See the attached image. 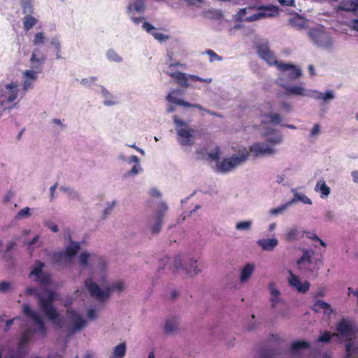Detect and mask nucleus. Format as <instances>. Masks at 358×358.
<instances>
[{
	"label": "nucleus",
	"instance_id": "obj_12",
	"mask_svg": "<svg viewBox=\"0 0 358 358\" xmlns=\"http://www.w3.org/2000/svg\"><path fill=\"white\" fill-rule=\"evenodd\" d=\"M179 92V90H171L166 96V99L167 101L173 103V104H176V105H178V106H184V107H186V108H197L199 109V110H203L205 112H206L207 113L211 115H213V116H219V115L215 113V112H213V111H211L210 110H208V109H205L202 106L199 105V104H196V103H190L187 101H185L182 99H178L177 97L175 96V95L176 94H178Z\"/></svg>",
	"mask_w": 358,
	"mask_h": 358
},
{
	"label": "nucleus",
	"instance_id": "obj_33",
	"mask_svg": "<svg viewBox=\"0 0 358 358\" xmlns=\"http://www.w3.org/2000/svg\"><path fill=\"white\" fill-rule=\"evenodd\" d=\"M333 337H338V334H331L330 331H325L318 337L317 341L320 343H329L331 341V338Z\"/></svg>",
	"mask_w": 358,
	"mask_h": 358
},
{
	"label": "nucleus",
	"instance_id": "obj_24",
	"mask_svg": "<svg viewBox=\"0 0 358 358\" xmlns=\"http://www.w3.org/2000/svg\"><path fill=\"white\" fill-rule=\"evenodd\" d=\"M313 310L316 313L320 312L321 310H323L324 313L331 314L333 310L331 308V306L322 300H317L312 307Z\"/></svg>",
	"mask_w": 358,
	"mask_h": 358
},
{
	"label": "nucleus",
	"instance_id": "obj_51",
	"mask_svg": "<svg viewBox=\"0 0 358 358\" xmlns=\"http://www.w3.org/2000/svg\"><path fill=\"white\" fill-rule=\"evenodd\" d=\"M102 92L106 98L103 101V103L105 106H112V105L115 104V102L110 101L109 99H107V97L110 96V94L105 88H103Z\"/></svg>",
	"mask_w": 358,
	"mask_h": 358
},
{
	"label": "nucleus",
	"instance_id": "obj_45",
	"mask_svg": "<svg viewBox=\"0 0 358 358\" xmlns=\"http://www.w3.org/2000/svg\"><path fill=\"white\" fill-rule=\"evenodd\" d=\"M90 256V254L87 252H82L79 258L80 265L82 266H87L88 265V259Z\"/></svg>",
	"mask_w": 358,
	"mask_h": 358
},
{
	"label": "nucleus",
	"instance_id": "obj_32",
	"mask_svg": "<svg viewBox=\"0 0 358 358\" xmlns=\"http://www.w3.org/2000/svg\"><path fill=\"white\" fill-rule=\"evenodd\" d=\"M299 235V231L296 227H292L286 231L284 235L285 240L287 241H293L297 239Z\"/></svg>",
	"mask_w": 358,
	"mask_h": 358
},
{
	"label": "nucleus",
	"instance_id": "obj_55",
	"mask_svg": "<svg viewBox=\"0 0 358 358\" xmlns=\"http://www.w3.org/2000/svg\"><path fill=\"white\" fill-rule=\"evenodd\" d=\"M51 43L55 47V50H57V57L60 58L59 52L61 49V45H60L59 42L57 39H53V40H52Z\"/></svg>",
	"mask_w": 358,
	"mask_h": 358
},
{
	"label": "nucleus",
	"instance_id": "obj_47",
	"mask_svg": "<svg viewBox=\"0 0 358 358\" xmlns=\"http://www.w3.org/2000/svg\"><path fill=\"white\" fill-rule=\"evenodd\" d=\"M306 236L310 239L318 241L321 245H322L323 247H326V243L313 232L307 231Z\"/></svg>",
	"mask_w": 358,
	"mask_h": 358
},
{
	"label": "nucleus",
	"instance_id": "obj_40",
	"mask_svg": "<svg viewBox=\"0 0 358 358\" xmlns=\"http://www.w3.org/2000/svg\"><path fill=\"white\" fill-rule=\"evenodd\" d=\"M289 24L294 27L301 29L304 26V21L302 17H295L289 20Z\"/></svg>",
	"mask_w": 358,
	"mask_h": 358
},
{
	"label": "nucleus",
	"instance_id": "obj_60",
	"mask_svg": "<svg viewBox=\"0 0 358 358\" xmlns=\"http://www.w3.org/2000/svg\"><path fill=\"white\" fill-rule=\"evenodd\" d=\"M32 83L33 81L25 78L23 83L24 90H27L29 88H30L31 87Z\"/></svg>",
	"mask_w": 358,
	"mask_h": 358
},
{
	"label": "nucleus",
	"instance_id": "obj_17",
	"mask_svg": "<svg viewBox=\"0 0 358 358\" xmlns=\"http://www.w3.org/2000/svg\"><path fill=\"white\" fill-rule=\"evenodd\" d=\"M297 264L301 270L309 271L311 273L314 272H317L319 270V267L315 268V266L313 268H311L313 264L311 261V256L308 251L306 250L303 252L302 257L298 259Z\"/></svg>",
	"mask_w": 358,
	"mask_h": 358
},
{
	"label": "nucleus",
	"instance_id": "obj_44",
	"mask_svg": "<svg viewBox=\"0 0 358 358\" xmlns=\"http://www.w3.org/2000/svg\"><path fill=\"white\" fill-rule=\"evenodd\" d=\"M266 117L269 118V122L273 123V124H279L281 120V116L278 113H268L265 115Z\"/></svg>",
	"mask_w": 358,
	"mask_h": 358
},
{
	"label": "nucleus",
	"instance_id": "obj_61",
	"mask_svg": "<svg viewBox=\"0 0 358 358\" xmlns=\"http://www.w3.org/2000/svg\"><path fill=\"white\" fill-rule=\"evenodd\" d=\"M87 317L91 320H94L96 317V313L93 309H90L87 311Z\"/></svg>",
	"mask_w": 358,
	"mask_h": 358
},
{
	"label": "nucleus",
	"instance_id": "obj_19",
	"mask_svg": "<svg viewBox=\"0 0 358 358\" xmlns=\"http://www.w3.org/2000/svg\"><path fill=\"white\" fill-rule=\"evenodd\" d=\"M165 73L173 78L176 83L182 87L187 88L189 84L188 83V76L180 71H165Z\"/></svg>",
	"mask_w": 358,
	"mask_h": 358
},
{
	"label": "nucleus",
	"instance_id": "obj_10",
	"mask_svg": "<svg viewBox=\"0 0 358 358\" xmlns=\"http://www.w3.org/2000/svg\"><path fill=\"white\" fill-rule=\"evenodd\" d=\"M250 156V151L244 149L238 155H233L229 158H225L217 166L222 172H228L234 168L245 162Z\"/></svg>",
	"mask_w": 358,
	"mask_h": 358
},
{
	"label": "nucleus",
	"instance_id": "obj_8",
	"mask_svg": "<svg viewBox=\"0 0 358 358\" xmlns=\"http://www.w3.org/2000/svg\"><path fill=\"white\" fill-rule=\"evenodd\" d=\"M167 210L168 206L164 202H160L157 205L154 215L150 217L148 221V226L152 234H155L159 233L162 229L164 215Z\"/></svg>",
	"mask_w": 358,
	"mask_h": 358
},
{
	"label": "nucleus",
	"instance_id": "obj_41",
	"mask_svg": "<svg viewBox=\"0 0 358 358\" xmlns=\"http://www.w3.org/2000/svg\"><path fill=\"white\" fill-rule=\"evenodd\" d=\"M36 281L42 285H49L50 282V276L48 273L43 271L41 275L36 276Z\"/></svg>",
	"mask_w": 358,
	"mask_h": 358
},
{
	"label": "nucleus",
	"instance_id": "obj_7",
	"mask_svg": "<svg viewBox=\"0 0 358 358\" xmlns=\"http://www.w3.org/2000/svg\"><path fill=\"white\" fill-rule=\"evenodd\" d=\"M173 122L176 125L178 140L182 146H191L194 144L195 131L188 127L186 122L180 120L178 115L173 116Z\"/></svg>",
	"mask_w": 358,
	"mask_h": 358
},
{
	"label": "nucleus",
	"instance_id": "obj_22",
	"mask_svg": "<svg viewBox=\"0 0 358 358\" xmlns=\"http://www.w3.org/2000/svg\"><path fill=\"white\" fill-rule=\"evenodd\" d=\"M250 150L255 154V157L265 154H273L274 152L272 148L264 147V145L260 143H254L250 146Z\"/></svg>",
	"mask_w": 358,
	"mask_h": 358
},
{
	"label": "nucleus",
	"instance_id": "obj_16",
	"mask_svg": "<svg viewBox=\"0 0 358 358\" xmlns=\"http://www.w3.org/2000/svg\"><path fill=\"white\" fill-rule=\"evenodd\" d=\"M71 245L66 247L64 252H60L54 255L55 260H60L63 257L71 259L77 254L80 248V243L74 241H71Z\"/></svg>",
	"mask_w": 358,
	"mask_h": 358
},
{
	"label": "nucleus",
	"instance_id": "obj_31",
	"mask_svg": "<svg viewBox=\"0 0 358 358\" xmlns=\"http://www.w3.org/2000/svg\"><path fill=\"white\" fill-rule=\"evenodd\" d=\"M311 97H313L315 99L327 101L334 99V96L333 92L331 91H327L325 94L317 91H313Z\"/></svg>",
	"mask_w": 358,
	"mask_h": 358
},
{
	"label": "nucleus",
	"instance_id": "obj_4",
	"mask_svg": "<svg viewBox=\"0 0 358 358\" xmlns=\"http://www.w3.org/2000/svg\"><path fill=\"white\" fill-rule=\"evenodd\" d=\"M338 336H340L348 343L345 345L346 354L345 358L358 357V345H355L353 338L356 331L351 321L346 318H342L336 325Z\"/></svg>",
	"mask_w": 358,
	"mask_h": 358
},
{
	"label": "nucleus",
	"instance_id": "obj_27",
	"mask_svg": "<svg viewBox=\"0 0 358 358\" xmlns=\"http://www.w3.org/2000/svg\"><path fill=\"white\" fill-rule=\"evenodd\" d=\"M126 343H121L115 347L113 356L110 358H123L126 353Z\"/></svg>",
	"mask_w": 358,
	"mask_h": 358
},
{
	"label": "nucleus",
	"instance_id": "obj_18",
	"mask_svg": "<svg viewBox=\"0 0 358 358\" xmlns=\"http://www.w3.org/2000/svg\"><path fill=\"white\" fill-rule=\"evenodd\" d=\"M282 80L281 78L277 80V83H279V85L285 89L287 92V94H295L303 96H312L313 91H307L306 89L301 86H287L286 85L280 83Z\"/></svg>",
	"mask_w": 358,
	"mask_h": 358
},
{
	"label": "nucleus",
	"instance_id": "obj_64",
	"mask_svg": "<svg viewBox=\"0 0 358 358\" xmlns=\"http://www.w3.org/2000/svg\"><path fill=\"white\" fill-rule=\"evenodd\" d=\"M351 175L354 182L358 183V171H352Z\"/></svg>",
	"mask_w": 358,
	"mask_h": 358
},
{
	"label": "nucleus",
	"instance_id": "obj_57",
	"mask_svg": "<svg viewBox=\"0 0 358 358\" xmlns=\"http://www.w3.org/2000/svg\"><path fill=\"white\" fill-rule=\"evenodd\" d=\"M278 1L282 6H294V0H278Z\"/></svg>",
	"mask_w": 358,
	"mask_h": 358
},
{
	"label": "nucleus",
	"instance_id": "obj_20",
	"mask_svg": "<svg viewBox=\"0 0 358 358\" xmlns=\"http://www.w3.org/2000/svg\"><path fill=\"white\" fill-rule=\"evenodd\" d=\"M142 27L143 29L153 36V37L159 42H164L169 38V36L158 32L157 29L148 22H144Z\"/></svg>",
	"mask_w": 358,
	"mask_h": 358
},
{
	"label": "nucleus",
	"instance_id": "obj_63",
	"mask_svg": "<svg viewBox=\"0 0 358 358\" xmlns=\"http://www.w3.org/2000/svg\"><path fill=\"white\" fill-rule=\"evenodd\" d=\"M351 175L354 182L358 183V171H352Z\"/></svg>",
	"mask_w": 358,
	"mask_h": 358
},
{
	"label": "nucleus",
	"instance_id": "obj_1",
	"mask_svg": "<svg viewBox=\"0 0 358 358\" xmlns=\"http://www.w3.org/2000/svg\"><path fill=\"white\" fill-rule=\"evenodd\" d=\"M25 293L28 296L34 295L38 300L41 310L55 324H58L59 313L53 305L56 297V293L50 289H45L43 292H39L34 287L26 289Z\"/></svg>",
	"mask_w": 358,
	"mask_h": 358
},
{
	"label": "nucleus",
	"instance_id": "obj_34",
	"mask_svg": "<svg viewBox=\"0 0 358 358\" xmlns=\"http://www.w3.org/2000/svg\"><path fill=\"white\" fill-rule=\"evenodd\" d=\"M44 266H45V264L43 262H42L41 261H36L35 262L34 266L33 267V268L31 269V271L29 273V277H31V275H35L36 277L38 275H41V273L43 272V268Z\"/></svg>",
	"mask_w": 358,
	"mask_h": 358
},
{
	"label": "nucleus",
	"instance_id": "obj_3",
	"mask_svg": "<svg viewBox=\"0 0 358 358\" xmlns=\"http://www.w3.org/2000/svg\"><path fill=\"white\" fill-rule=\"evenodd\" d=\"M22 311L24 315L32 320L38 328L34 329H27L22 334L17 343V349L21 351L22 348L29 343L33 338L34 334H38L43 338L47 335V329L45 323L38 313L32 310L28 303H23Z\"/></svg>",
	"mask_w": 358,
	"mask_h": 358
},
{
	"label": "nucleus",
	"instance_id": "obj_9",
	"mask_svg": "<svg viewBox=\"0 0 358 358\" xmlns=\"http://www.w3.org/2000/svg\"><path fill=\"white\" fill-rule=\"evenodd\" d=\"M259 10L262 11L244 18L247 13V8L240 9L237 13L238 19L241 21L252 22L265 17H272L278 13L277 7L273 5L259 7Z\"/></svg>",
	"mask_w": 358,
	"mask_h": 358
},
{
	"label": "nucleus",
	"instance_id": "obj_35",
	"mask_svg": "<svg viewBox=\"0 0 358 358\" xmlns=\"http://www.w3.org/2000/svg\"><path fill=\"white\" fill-rule=\"evenodd\" d=\"M129 162H134L136 164L131 168L129 171L130 174L136 175L141 171V166L139 164V159L137 156L132 155L129 159Z\"/></svg>",
	"mask_w": 358,
	"mask_h": 358
},
{
	"label": "nucleus",
	"instance_id": "obj_53",
	"mask_svg": "<svg viewBox=\"0 0 358 358\" xmlns=\"http://www.w3.org/2000/svg\"><path fill=\"white\" fill-rule=\"evenodd\" d=\"M178 66L185 68V65L180 62L171 63L169 65V70L166 71H179L178 69H176V68Z\"/></svg>",
	"mask_w": 358,
	"mask_h": 358
},
{
	"label": "nucleus",
	"instance_id": "obj_58",
	"mask_svg": "<svg viewBox=\"0 0 358 358\" xmlns=\"http://www.w3.org/2000/svg\"><path fill=\"white\" fill-rule=\"evenodd\" d=\"M150 195L153 196V197H161L162 196V194L160 193V192L156 189V188H152L150 190Z\"/></svg>",
	"mask_w": 358,
	"mask_h": 358
},
{
	"label": "nucleus",
	"instance_id": "obj_62",
	"mask_svg": "<svg viewBox=\"0 0 358 358\" xmlns=\"http://www.w3.org/2000/svg\"><path fill=\"white\" fill-rule=\"evenodd\" d=\"M324 217L327 221H331L334 218L333 213L330 210H328L324 214Z\"/></svg>",
	"mask_w": 358,
	"mask_h": 358
},
{
	"label": "nucleus",
	"instance_id": "obj_5",
	"mask_svg": "<svg viewBox=\"0 0 358 358\" xmlns=\"http://www.w3.org/2000/svg\"><path fill=\"white\" fill-rule=\"evenodd\" d=\"M257 51L259 57L265 60L269 65H275L280 71H289L288 76L292 79H296L301 76V71L296 68L293 64H284L276 59L267 43H259L256 45Z\"/></svg>",
	"mask_w": 358,
	"mask_h": 358
},
{
	"label": "nucleus",
	"instance_id": "obj_28",
	"mask_svg": "<svg viewBox=\"0 0 358 358\" xmlns=\"http://www.w3.org/2000/svg\"><path fill=\"white\" fill-rule=\"evenodd\" d=\"M165 331L171 334L176 331L178 328V320L176 317H171L166 320L165 323Z\"/></svg>",
	"mask_w": 358,
	"mask_h": 358
},
{
	"label": "nucleus",
	"instance_id": "obj_52",
	"mask_svg": "<svg viewBox=\"0 0 358 358\" xmlns=\"http://www.w3.org/2000/svg\"><path fill=\"white\" fill-rule=\"evenodd\" d=\"M220 150L218 147L216 148L215 150L208 154L209 157L212 160L217 161L220 159Z\"/></svg>",
	"mask_w": 358,
	"mask_h": 358
},
{
	"label": "nucleus",
	"instance_id": "obj_54",
	"mask_svg": "<svg viewBox=\"0 0 358 358\" xmlns=\"http://www.w3.org/2000/svg\"><path fill=\"white\" fill-rule=\"evenodd\" d=\"M10 288V283L6 281L0 282V292H6Z\"/></svg>",
	"mask_w": 358,
	"mask_h": 358
},
{
	"label": "nucleus",
	"instance_id": "obj_56",
	"mask_svg": "<svg viewBox=\"0 0 358 358\" xmlns=\"http://www.w3.org/2000/svg\"><path fill=\"white\" fill-rule=\"evenodd\" d=\"M297 198L300 201H303L304 203L310 205L312 204L311 199L304 194H297Z\"/></svg>",
	"mask_w": 358,
	"mask_h": 358
},
{
	"label": "nucleus",
	"instance_id": "obj_36",
	"mask_svg": "<svg viewBox=\"0 0 358 358\" xmlns=\"http://www.w3.org/2000/svg\"><path fill=\"white\" fill-rule=\"evenodd\" d=\"M36 19L31 15H26L24 17V27L26 31L30 30L36 24Z\"/></svg>",
	"mask_w": 358,
	"mask_h": 358
},
{
	"label": "nucleus",
	"instance_id": "obj_26",
	"mask_svg": "<svg viewBox=\"0 0 358 358\" xmlns=\"http://www.w3.org/2000/svg\"><path fill=\"white\" fill-rule=\"evenodd\" d=\"M255 267L251 264H247L241 271L240 280L241 282L247 281L252 275Z\"/></svg>",
	"mask_w": 358,
	"mask_h": 358
},
{
	"label": "nucleus",
	"instance_id": "obj_23",
	"mask_svg": "<svg viewBox=\"0 0 358 358\" xmlns=\"http://www.w3.org/2000/svg\"><path fill=\"white\" fill-rule=\"evenodd\" d=\"M70 314L73 320V325L72 327V331L73 332L79 331L86 326L87 321L83 319L79 314L75 311H71Z\"/></svg>",
	"mask_w": 358,
	"mask_h": 358
},
{
	"label": "nucleus",
	"instance_id": "obj_42",
	"mask_svg": "<svg viewBox=\"0 0 358 358\" xmlns=\"http://www.w3.org/2000/svg\"><path fill=\"white\" fill-rule=\"evenodd\" d=\"M252 222L251 221H244L238 222L236 224V229L240 231H247L251 228Z\"/></svg>",
	"mask_w": 358,
	"mask_h": 358
},
{
	"label": "nucleus",
	"instance_id": "obj_14",
	"mask_svg": "<svg viewBox=\"0 0 358 358\" xmlns=\"http://www.w3.org/2000/svg\"><path fill=\"white\" fill-rule=\"evenodd\" d=\"M288 282L290 286L294 287L298 292L302 294L306 293L310 287V283L308 281L306 280L302 282L299 277L293 274L291 271H289Z\"/></svg>",
	"mask_w": 358,
	"mask_h": 358
},
{
	"label": "nucleus",
	"instance_id": "obj_59",
	"mask_svg": "<svg viewBox=\"0 0 358 358\" xmlns=\"http://www.w3.org/2000/svg\"><path fill=\"white\" fill-rule=\"evenodd\" d=\"M285 209V206H282L281 207H278V208H273V209H271V213L272 215H278L280 213H281L283 210Z\"/></svg>",
	"mask_w": 358,
	"mask_h": 358
},
{
	"label": "nucleus",
	"instance_id": "obj_6",
	"mask_svg": "<svg viewBox=\"0 0 358 358\" xmlns=\"http://www.w3.org/2000/svg\"><path fill=\"white\" fill-rule=\"evenodd\" d=\"M85 285L90 293V295L93 298L101 302L108 299L112 292L115 290L121 292L124 288V283L119 281L111 284L110 286L106 287L102 290L100 289L99 285L92 280V278L86 279L85 281Z\"/></svg>",
	"mask_w": 358,
	"mask_h": 358
},
{
	"label": "nucleus",
	"instance_id": "obj_29",
	"mask_svg": "<svg viewBox=\"0 0 358 358\" xmlns=\"http://www.w3.org/2000/svg\"><path fill=\"white\" fill-rule=\"evenodd\" d=\"M316 192L320 191L321 193V197L327 196L330 194V188L328 187L324 181H319L315 187Z\"/></svg>",
	"mask_w": 358,
	"mask_h": 358
},
{
	"label": "nucleus",
	"instance_id": "obj_50",
	"mask_svg": "<svg viewBox=\"0 0 358 358\" xmlns=\"http://www.w3.org/2000/svg\"><path fill=\"white\" fill-rule=\"evenodd\" d=\"M30 209L29 207H26V208H24L23 209L20 210L17 215H16V218H22V217H29L30 216Z\"/></svg>",
	"mask_w": 358,
	"mask_h": 358
},
{
	"label": "nucleus",
	"instance_id": "obj_49",
	"mask_svg": "<svg viewBox=\"0 0 358 358\" xmlns=\"http://www.w3.org/2000/svg\"><path fill=\"white\" fill-rule=\"evenodd\" d=\"M206 53L209 55V57H210L209 59H210V62H214L215 60H221L222 59V57H220L218 55H217L212 50H210V49L207 50L206 51Z\"/></svg>",
	"mask_w": 358,
	"mask_h": 358
},
{
	"label": "nucleus",
	"instance_id": "obj_39",
	"mask_svg": "<svg viewBox=\"0 0 358 358\" xmlns=\"http://www.w3.org/2000/svg\"><path fill=\"white\" fill-rule=\"evenodd\" d=\"M280 352L273 350H264L261 352V358H278Z\"/></svg>",
	"mask_w": 358,
	"mask_h": 358
},
{
	"label": "nucleus",
	"instance_id": "obj_25",
	"mask_svg": "<svg viewBox=\"0 0 358 358\" xmlns=\"http://www.w3.org/2000/svg\"><path fill=\"white\" fill-rule=\"evenodd\" d=\"M6 89L9 90L8 96L6 97L7 102L12 103L17 97V85L15 83H10L6 85Z\"/></svg>",
	"mask_w": 358,
	"mask_h": 358
},
{
	"label": "nucleus",
	"instance_id": "obj_13",
	"mask_svg": "<svg viewBox=\"0 0 358 358\" xmlns=\"http://www.w3.org/2000/svg\"><path fill=\"white\" fill-rule=\"evenodd\" d=\"M311 40L317 46L326 48L331 45L329 36L321 29H312L309 31Z\"/></svg>",
	"mask_w": 358,
	"mask_h": 358
},
{
	"label": "nucleus",
	"instance_id": "obj_21",
	"mask_svg": "<svg viewBox=\"0 0 358 358\" xmlns=\"http://www.w3.org/2000/svg\"><path fill=\"white\" fill-rule=\"evenodd\" d=\"M257 245L264 251H273L278 244L275 238H263L257 241Z\"/></svg>",
	"mask_w": 358,
	"mask_h": 358
},
{
	"label": "nucleus",
	"instance_id": "obj_46",
	"mask_svg": "<svg viewBox=\"0 0 358 358\" xmlns=\"http://www.w3.org/2000/svg\"><path fill=\"white\" fill-rule=\"evenodd\" d=\"M23 75L26 79L30 80L31 81L36 80L38 78L37 73L31 70L25 71Z\"/></svg>",
	"mask_w": 358,
	"mask_h": 358
},
{
	"label": "nucleus",
	"instance_id": "obj_48",
	"mask_svg": "<svg viewBox=\"0 0 358 358\" xmlns=\"http://www.w3.org/2000/svg\"><path fill=\"white\" fill-rule=\"evenodd\" d=\"M188 78L193 81H200L205 83H210L212 82V78H202L196 75H189Z\"/></svg>",
	"mask_w": 358,
	"mask_h": 358
},
{
	"label": "nucleus",
	"instance_id": "obj_15",
	"mask_svg": "<svg viewBox=\"0 0 358 358\" xmlns=\"http://www.w3.org/2000/svg\"><path fill=\"white\" fill-rule=\"evenodd\" d=\"M174 268L176 271L183 269L186 271V273L189 275H194L198 274L199 270L197 269V261L190 259L189 267H183L182 263V258L180 256H176L174 259Z\"/></svg>",
	"mask_w": 358,
	"mask_h": 358
},
{
	"label": "nucleus",
	"instance_id": "obj_38",
	"mask_svg": "<svg viewBox=\"0 0 358 358\" xmlns=\"http://www.w3.org/2000/svg\"><path fill=\"white\" fill-rule=\"evenodd\" d=\"M108 59L110 62H122V57L113 49L108 50L106 53Z\"/></svg>",
	"mask_w": 358,
	"mask_h": 358
},
{
	"label": "nucleus",
	"instance_id": "obj_43",
	"mask_svg": "<svg viewBox=\"0 0 358 358\" xmlns=\"http://www.w3.org/2000/svg\"><path fill=\"white\" fill-rule=\"evenodd\" d=\"M45 41V37L43 32H38L36 34L33 40V44L34 45L43 44Z\"/></svg>",
	"mask_w": 358,
	"mask_h": 358
},
{
	"label": "nucleus",
	"instance_id": "obj_2",
	"mask_svg": "<svg viewBox=\"0 0 358 358\" xmlns=\"http://www.w3.org/2000/svg\"><path fill=\"white\" fill-rule=\"evenodd\" d=\"M22 311L24 315L32 320L38 328L34 329H27L22 334L17 343V349L21 351L22 348L29 343L33 338L34 334H38L43 338L47 335V329L45 323L38 313L32 310L28 303H23Z\"/></svg>",
	"mask_w": 358,
	"mask_h": 358
},
{
	"label": "nucleus",
	"instance_id": "obj_11",
	"mask_svg": "<svg viewBox=\"0 0 358 358\" xmlns=\"http://www.w3.org/2000/svg\"><path fill=\"white\" fill-rule=\"evenodd\" d=\"M145 10V0H129L127 7V13L135 24H138L145 19L144 17H135V13L143 14Z\"/></svg>",
	"mask_w": 358,
	"mask_h": 358
},
{
	"label": "nucleus",
	"instance_id": "obj_37",
	"mask_svg": "<svg viewBox=\"0 0 358 358\" xmlns=\"http://www.w3.org/2000/svg\"><path fill=\"white\" fill-rule=\"evenodd\" d=\"M310 346V343L304 341H296L292 343L291 345L292 351H296L299 349L309 348Z\"/></svg>",
	"mask_w": 358,
	"mask_h": 358
},
{
	"label": "nucleus",
	"instance_id": "obj_30",
	"mask_svg": "<svg viewBox=\"0 0 358 358\" xmlns=\"http://www.w3.org/2000/svg\"><path fill=\"white\" fill-rule=\"evenodd\" d=\"M269 291L271 294V306L274 307L277 303L279 301L278 296L280 295V292L277 289L274 283H271L269 285Z\"/></svg>",
	"mask_w": 358,
	"mask_h": 358
}]
</instances>
